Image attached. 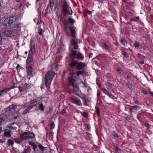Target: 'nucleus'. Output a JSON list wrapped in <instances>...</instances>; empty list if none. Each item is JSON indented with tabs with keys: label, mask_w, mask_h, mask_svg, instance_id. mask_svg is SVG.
I'll use <instances>...</instances> for the list:
<instances>
[{
	"label": "nucleus",
	"mask_w": 153,
	"mask_h": 153,
	"mask_svg": "<svg viewBox=\"0 0 153 153\" xmlns=\"http://www.w3.org/2000/svg\"><path fill=\"white\" fill-rule=\"evenodd\" d=\"M1 25L4 26L5 28L14 29L17 31H20L21 27L18 22V19L16 16H13L9 18L5 19Z\"/></svg>",
	"instance_id": "1"
},
{
	"label": "nucleus",
	"mask_w": 153,
	"mask_h": 153,
	"mask_svg": "<svg viewBox=\"0 0 153 153\" xmlns=\"http://www.w3.org/2000/svg\"><path fill=\"white\" fill-rule=\"evenodd\" d=\"M70 74L72 77L71 76L68 78L69 82L73 89V91L76 94H77V93L79 91L78 84L77 81L73 77H74L78 78L76 76V73L72 71L70 73Z\"/></svg>",
	"instance_id": "2"
},
{
	"label": "nucleus",
	"mask_w": 153,
	"mask_h": 153,
	"mask_svg": "<svg viewBox=\"0 0 153 153\" xmlns=\"http://www.w3.org/2000/svg\"><path fill=\"white\" fill-rule=\"evenodd\" d=\"M55 75L54 71L51 70L48 71L45 75V82L46 87L48 89L50 88L51 82Z\"/></svg>",
	"instance_id": "3"
},
{
	"label": "nucleus",
	"mask_w": 153,
	"mask_h": 153,
	"mask_svg": "<svg viewBox=\"0 0 153 153\" xmlns=\"http://www.w3.org/2000/svg\"><path fill=\"white\" fill-rule=\"evenodd\" d=\"M62 10L64 14L67 13L69 15H72V11L71 8L65 0H64L63 1Z\"/></svg>",
	"instance_id": "4"
},
{
	"label": "nucleus",
	"mask_w": 153,
	"mask_h": 153,
	"mask_svg": "<svg viewBox=\"0 0 153 153\" xmlns=\"http://www.w3.org/2000/svg\"><path fill=\"white\" fill-rule=\"evenodd\" d=\"M30 88L31 86L29 84L25 83L19 86L18 88L19 91L24 94L26 93L28 89Z\"/></svg>",
	"instance_id": "5"
},
{
	"label": "nucleus",
	"mask_w": 153,
	"mask_h": 153,
	"mask_svg": "<svg viewBox=\"0 0 153 153\" xmlns=\"http://www.w3.org/2000/svg\"><path fill=\"white\" fill-rule=\"evenodd\" d=\"M69 30L70 32L68 31L66 33L67 35L71 36L73 38H76V32L75 30L74 27L73 26H70Z\"/></svg>",
	"instance_id": "6"
},
{
	"label": "nucleus",
	"mask_w": 153,
	"mask_h": 153,
	"mask_svg": "<svg viewBox=\"0 0 153 153\" xmlns=\"http://www.w3.org/2000/svg\"><path fill=\"white\" fill-rule=\"evenodd\" d=\"M71 99L72 102L75 104L77 105L81 106L82 105L81 101L78 98L75 97H71Z\"/></svg>",
	"instance_id": "7"
},
{
	"label": "nucleus",
	"mask_w": 153,
	"mask_h": 153,
	"mask_svg": "<svg viewBox=\"0 0 153 153\" xmlns=\"http://www.w3.org/2000/svg\"><path fill=\"white\" fill-rule=\"evenodd\" d=\"M1 30L2 33H3L4 36H5L6 37H11L12 35H13L12 34V32L9 30H3V29L0 27V30Z\"/></svg>",
	"instance_id": "8"
},
{
	"label": "nucleus",
	"mask_w": 153,
	"mask_h": 153,
	"mask_svg": "<svg viewBox=\"0 0 153 153\" xmlns=\"http://www.w3.org/2000/svg\"><path fill=\"white\" fill-rule=\"evenodd\" d=\"M86 65L82 62L78 63L76 69L78 70H84L85 67L86 66Z\"/></svg>",
	"instance_id": "9"
},
{
	"label": "nucleus",
	"mask_w": 153,
	"mask_h": 153,
	"mask_svg": "<svg viewBox=\"0 0 153 153\" xmlns=\"http://www.w3.org/2000/svg\"><path fill=\"white\" fill-rule=\"evenodd\" d=\"M77 52L76 51L71 50V53L69 54V56L71 60H74L76 58V56L77 55Z\"/></svg>",
	"instance_id": "10"
},
{
	"label": "nucleus",
	"mask_w": 153,
	"mask_h": 153,
	"mask_svg": "<svg viewBox=\"0 0 153 153\" xmlns=\"http://www.w3.org/2000/svg\"><path fill=\"white\" fill-rule=\"evenodd\" d=\"M78 61L71 60L70 63L69 64V66L72 68H77Z\"/></svg>",
	"instance_id": "11"
},
{
	"label": "nucleus",
	"mask_w": 153,
	"mask_h": 153,
	"mask_svg": "<svg viewBox=\"0 0 153 153\" xmlns=\"http://www.w3.org/2000/svg\"><path fill=\"white\" fill-rule=\"evenodd\" d=\"M28 143L29 145H31V146H33V149L34 151H35L36 149L38 146V145L39 144V143L36 142L35 143L33 141H29L28 142Z\"/></svg>",
	"instance_id": "12"
},
{
	"label": "nucleus",
	"mask_w": 153,
	"mask_h": 153,
	"mask_svg": "<svg viewBox=\"0 0 153 153\" xmlns=\"http://www.w3.org/2000/svg\"><path fill=\"white\" fill-rule=\"evenodd\" d=\"M30 51H31V53H33L35 51V43L32 40L30 41Z\"/></svg>",
	"instance_id": "13"
},
{
	"label": "nucleus",
	"mask_w": 153,
	"mask_h": 153,
	"mask_svg": "<svg viewBox=\"0 0 153 153\" xmlns=\"http://www.w3.org/2000/svg\"><path fill=\"white\" fill-rule=\"evenodd\" d=\"M12 88H6L0 91V97L3 96L6 94L7 92L11 89Z\"/></svg>",
	"instance_id": "14"
},
{
	"label": "nucleus",
	"mask_w": 153,
	"mask_h": 153,
	"mask_svg": "<svg viewBox=\"0 0 153 153\" xmlns=\"http://www.w3.org/2000/svg\"><path fill=\"white\" fill-rule=\"evenodd\" d=\"M39 105V103L36 101H31L30 102V104L28 106L31 109L33 107L36 106L37 105Z\"/></svg>",
	"instance_id": "15"
},
{
	"label": "nucleus",
	"mask_w": 153,
	"mask_h": 153,
	"mask_svg": "<svg viewBox=\"0 0 153 153\" xmlns=\"http://www.w3.org/2000/svg\"><path fill=\"white\" fill-rule=\"evenodd\" d=\"M7 116L5 114H3L0 116V124L3 121L7 120Z\"/></svg>",
	"instance_id": "16"
},
{
	"label": "nucleus",
	"mask_w": 153,
	"mask_h": 153,
	"mask_svg": "<svg viewBox=\"0 0 153 153\" xmlns=\"http://www.w3.org/2000/svg\"><path fill=\"white\" fill-rule=\"evenodd\" d=\"M27 139H33L34 137V134L32 132H27Z\"/></svg>",
	"instance_id": "17"
},
{
	"label": "nucleus",
	"mask_w": 153,
	"mask_h": 153,
	"mask_svg": "<svg viewBox=\"0 0 153 153\" xmlns=\"http://www.w3.org/2000/svg\"><path fill=\"white\" fill-rule=\"evenodd\" d=\"M7 110H6V111H8V113H9L10 114H13L15 113H16V112H15V111L14 110V108L13 106H12V108H7Z\"/></svg>",
	"instance_id": "18"
},
{
	"label": "nucleus",
	"mask_w": 153,
	"mask_h": 153,
	"mask_svg": "<svg viewBox=\"0 0 153 153\" xmlns=\"http://www.w3.org/2000/svg\"><path fill=\"white\" fill-rule=\"evenodd\" d=\"M27 132H25L23 134L20 135V138L22 140H24L27 139Z\"/></svg>",
	"instance_id": "19"
},
{
	"label": "nucleus",
	"mask_w": 153,
	"mask_h": 153,
	"mask_svg": "<svg viewBox=\"0 0 153 153\" xmlns=\"http://www.w3.org/2000/svg\"><path fill=\"white\" fill-rule=\"evenodd\" d=\"M27 61L30 62H32L33 61L32 55L31 53H30V51H29Z\"/></svg>",
	"instance_id": "20"
},
{
	"label": "nucleus",
	"mask_w": 153,
	"mask_h": 153,
	"mask_svg": "<svg viewBox=\"0 0 153 153\" xmlns=\"http://www.w3.org/2000/svg\"><path fill=\"white\" fill-rule=\"evenodd\" d=\"M38 146L39 148L41 150L42 152H44L47 150V147L43 146L41 144L39 143Z\"/></svg>",
	"instance_id": "21"
},
{
	"label": "nucleus",
	"mask_w": 153,
	"mask_h": 153,
	"mask_svg": "<svg viewBox=\"0 0 153 153\" xmlns=\"http://www.w3.org/2000/svg\"><path fill=\"white\" fill-rule=\"evenodd\" d=\"M71 44L72 45H74L77 44L78 40L77 39H72L71 41Z\"/></svg>",
	"instance_id": "22"
},
{
	"label": "nucleus",
	"mask_w": 153,
	"mask_h": 153,
	"mask_svg": "<svg viewBox=\"0 0 153 153\" xmlns=\"http://www.w3.org/2000/svg\"><path fill=\"white\" fill-rule=\"evenodd\" d=\"M76 58L78 59L82 60L83 59L82 54L81 53L79 52L77 53Z\"/></svg>",
	"instance_id": "23"
},
{
	"label": "nucleus",
	"mask_w": 153,
	"mask_h": 153,
	"mask_svg": "<svg viewBox=\"0 0 153 153\" xmlns=\"http://www.w3.org/2000/svg\"><path fill=\"white\" fill-rule=\"evenodd\" d=\"M84 72V70L82 71H79L76 72V76L78 77V78H79V75L83 76V74Z\"/></svg>",
	"instance_id": "24"
},
{
	"label": "nucleus",
	"mask_w": 153,
	"mask_h": 153,
	"mask_svg": "<svg viewBox=\"0 0 153 153\" xmlns=\"http://www.w3.org/2000/svg\"><path fill=\"white\" fill-rule=\"evenodd\" d=\"M33 72V68L31 66H29L27 70V73L28 75H31Z\"/></svg>",
	"instance_id": "25"
},
{
	"label": "nucleus",
	"mask_w": 153,
	"mask_h": 153,
	"mask_svg": "<svg viewBox=\"0 0 153 153\" xmlns=\"http://www.w3.org/2000/svg\"><path fill=\"white\" fill-rule=\"evenodd\" d=\"M133 109L134 111L133 112H135L139 109H140V107L138 105H134L133 107Z\"/></svg>",
	"instance_id": "26"
},
{
	"label": "nucleus",
	"mask_w": 153,
	"mask_h": 153,
	"mask_svg": "<svg viewBox=\"0 0 153 153\" xmlns=\"http://www.w3.org/2000/svg\"><path fill=\"white\" fill-rule=\"evenodd\" d=\"M14 108L15 112H16L18 111L20 109V106L18 105H13Z\"/></svg>",
	"instance_id": "27"
},
{
	"label": "nucleus",
	"mask_w": 153,
	"mask_h": 153,
	"mask_svg": "<svg viewBox=\"0 0 153 153\" xmlns=\"http://www.w3.org/2000/svg\"><path fill=\"white\" fill-rule=\"evenodd\" d=\"M50 5L51 10L52 11L53 10V5L54 4V1L53 0H51L50 1Z\"/></svg>",
	"instance_id": "28"
},
{
	"label": "nucleus",
	"mask_w": 153,
	"mask_h": 153,
	"mask_svg": "<svg viewBox=\"0 0 153 153\" xmlns=\"http://www.w3.org/2000/svg\"><path fill=\"white\" fill-rule=\"evenodd\" d=\"M8 143V146H10V145L13 146L14 144V142L12 140L8 139L7 140Z\"/></svg>",
	"instance_id": "29"
},
{
	"label": "nucleus",
	"mask_w": 153,
	"mask_h": 153,
	"mask_svg": "<svg viewBox=\"0 0 153 153\" xmlns=\"http://www.w3.org/2000/svg\"><path fill=\"white\" fill-rule=\"evenodd\" d=\"M31 109L30 107H29L28 106V107L25 109L24 111L23 112V114H26L28 112H29V111Z\"/></svg>",
	"instance_id": "30"
},
{
	"label": "nucleus",
	"mask_w": 153,
	"mask_h": 153,
	"mask_svg": "<svg viewBox=\"0 0 153 153\" xmlns=\"http://www.w3.org/2000/svg\"><path fill=\"white\" fill-rule=\"evenodd\" d=\"M95 113L96 114L98 117L100 116V111L99 108H98L96 107Z\"/></svg>",
	"instance_id": "31"
},
{
	"label": "nucleus",
	"mask_w": 153,
	"mask_h": 153,
	"mask_svg": "<svg viewBox=\"0 0 153 153\" xmlns=\"http://www.w3.org/2000/svg\"><path fill=\"white\" fill-rule=\"evenodd\" d=\"M39 109L41 111H44V108L43 106V105L42 104H39Z\"/></svg>",
	"instance_id": "32"
},
{
	"label": "nucleus",
	"mask_w": 153,
	"mask_h": 153,
	"mask_svg": "<svg viewBox=\"0 0 153 153\" xmlns=\"http://www.w3.org/2000/svg\"><path fill=\"white\" fill-rule=\"evenodd\" d=\"M14 140L15 142L17 144H20L22 142V140H20L19 138H15Z\"/></svg>",
	"instance_id": "33"
},
{
	"label": "nucleus",
	"mask_w": 153,
	"mask_h": 153,
	"mask_svg": "<svg viewBox=\"0 0 153 153\" xmlns=\"http://www.w3.org/2000/svg\"><path fill=\"white\" fill-rule=\"evenodd\" d=\"M68 21L71 24H74L75 22V21L73 19L71 18H68Z\"/></svg>",
	"instance_id": "34"
},
{
	"label": "nucleus",
	"mask_w": 153,
	"mask_h": 153,
	"mask_svg": "<svg viewBox=\"0 0 153 153\" xmlns=\"http://www.w3.org/2000/svg\"><path fill=\"white\" fill-rule=\"evenodd\" d=\"M103 46L105 49L106 50H108L110 48V47L106 43L103 42Z\"/></svg>",
	"instance_id": "35"
},
{
	"label": "nucleus",
	"mask_w": 153,
	"mask_h": 153,
	"mask_svg": "<svg viewBox=\"0 0 153 153\" xmlns=\"http://www.w3.org/2000/svg\"><path fill=\"white\" fill-rule=\"evenodd\" d=\"M126 85L131 90L133 89V87L132 85L129 82H128L126 83Z\"/></svg>",
	"instance_id": "36"
},
{
	"label": "nucleus",
	"mask_w": 153,
	"mask_h": 153,
	"mask_svg": "<svg viewBox=\"0 0 153 153\" xmlns=\"http://www.w3.org/2000/svg\"><path fill=\"white\" fill-rule=\"evenodd\" d=\"M120 74H123V71L120 68H117L116 70Z\"/></svg>",
	"instance_id": "37"
},
{
	"label": "nucleus",
	"mask_w": 153,
	"mask_h": 153,
	"mask_svg": "<svg viewBox=\"0 0 153 153\" xmlns=\"http://www.w3.org/2000/svg\"><path fill=\"white\" fill-rule=\"evenodd\" d=\"M69 25L68 26H64V30L66 33L68 32V30H69Z\"/></svg>",
	"instance_id": "38"
},
{
	"label": "nucleus",
	"mask_w": 153,
	"mask_h": 153,
	"mask_svg": "<svg viewBox=\"0 0 153 153\" xmlns=\"http://www.w3.org/2000/svg\"><path fill=\"white\" fill-rule=\"evenodd\" d=\"M107 95H108L111 98L113 99H115V97L114 96L110 93L109 92Z\"/></svg>",
	"instance_id": "39"
},
{
	"label": "nucleus",
	"mask_w": 153,
	"mask_h": 153,
	"mask_svg": "<svg viewBox=\"0 0 153 153\" xmlns=\"http://www.w3.org/2000/svg\"><path fill=\"white\" fill-rule=\"evenodd\" d=\"M139 18V17H134L131 19V21H137V20H138Z\"/></svg>",
	"instance_id": "40"
},
{
	"label": "nucleus",
	"mask_w": 153,
	"mask_h": 153,
	"mask_svg": "<svg viewBox=\"0 0 153 153\" xmlns=\"http://www.w3.org/2000/svg\"><path fill=\"white\" fill-rule=\"evenodd\" d=\"M4 135L7 137H10L11 136V135L8 132H5L4 133Z\"/></svg>",
	"instance_id": "41"
},
{
	"label": "nucleus",
	"mask_w": 153,
	"mask_h": 153,
	"mask_svg": "<svg viewBox=\"0 0 153 153\" xmlns=\"http://www.w3.org/2000/svg\"><path fill=\"white\" fill-rule=\"evenodd\" d=\"M121 42L124 45H125V44H126V42L125 40V39H121L120 40Z\"/></svg>",
	"instance_id": "42"
},
{
	"label": "nucleus",
	"mask_w": 153,
	"mask_h": 153,
	"mask_svg": "<svg viewBox=\"0 0 153 153\" xmlns=\"http://www.w3.org/2000/svg\"><path fill=\"white\" fill-rule=\"evenodd\" d=\"M54 128V124L53 122H52L50 125V128L51 129H53Z\"/></svg>",
	"instance_id": "43"
},
{
	"label": "nucleus",
	"mask_w": 153,
	"mask_h": 153,
	"mask_svg": "<svg viewBox=\"0 0 153 153\" xmlns=\"http://www.w3.org/2000/svg\"><path fill=\"white\" fill-rule=\"evenodd\" d=\"M82 116L85 118H87L88 117V114L85 112H83L82 114Z\"/></svg>",
	"instance_id": "44"
},
{
	"label": "nucleus",
	"mask_w": 153,
	"mask_h": 153,
	"mask_svg": "<svg viewBox=\"0 0 153 153\" xmlns=\"http://www.w3.org/2000/svg\"><path fill=\"white\" fill-rule=\"evenodd\" d=\"M107 85L108 87H110V88H112L113 86H114V85L110 83L109 82H107Z\"/></svg>",
	"instance_id": "45"
},
{
	"label": "nucleus",
	"mask_w": 153,
	"mask_h": 153,
	"mask_svg": "<svg viewBox=\"0 0 153 153\" xmlns=\"http://www.w3.org/2000/svg\"><path fill=\"white\" fill-rule=\"evenodd\" d=\"M123 54L125 57H128V54L125 51H123Z\"/></svg>",
	"instance_id": "46"
},
{
	"label": "nucleus",
	"mask_w": 153,
	"mask_h": 153,
	"mask_svg": "<svg viewBox=\"0 0 153 153\" xmlns=\"http://www.w3.org/2000/svg\"><path fill=\"white\" fill-rule=\"evenodd\" d=\"M42 29L40 28V27L39 30L38 32V33L39 35H42Z\"/></svg>",
	"instance_id": "47"
},
{
	"label": "nucleus",
	"mask_w": 153,
	"mask_h": 153,
	"mask_svg": "<svg viewBox=\"0 0 153 153\" xmlns=\"http://www.w3.org/2000/svg\"><path fill=\"white\" fill-rule=\"evenodd\" d=\"M102 91L106 94H107L109 93L107 92V90L105 88H103L102 89Z\"/></svg>",
	"instance_id": "48"
},
{
	"label": "nucleus",
	"mask_w": 153,
	"mask_h": 153,
	"mask_svg": "<svg viewBox=\"0 0 153 153\" xmlns=\"http://www.w3.org/2000/svg\"><path fill=\"white\" fill-rule=\"evenodd\" d=\"M112 135L114 137H116L117 138H118L119 137L118 135L115 133H114L112 134Z\"/></svg>",
	"instance_id": "49"
},
{
	"label": "nucleus",
	"mask_w": 153,
	"mask_h": 153,
	"mask_svg": "<svg viewBox=\"0 0 153 153\" xmlns=\"http://www.w3.org/2000/svg\"><path fill=\"white\" fill-rule=\"evenodd\" d=\"M134 45L136 47L138 48L139 46V43L138 42H136L134 43Z\"/></svg>",
	"instance_id": "50"
},
{
	"label": "nucleus",
	"mask_w": 153,
	"mask_h": 153,
	"mask_svg": "<svg viewBox=\"0 0 153 153\" xmlns=\"http://www.w3.org/2000/svg\"><path fill=\"white\" fill-rule=\"evenodd\" d=\"M83 100L85 102H90V100L88 98H86L85 97Z\"/></svg>",
	"instance_id": "51"
},
{
	"label": "nucleus",
	"mask_w": 153,
	"mask_h": 153,
	"mask_svg": "<svg viewBox=\"0 0 153 153\" xmlns=\"http://www.w3.org/2000/svg\"><path fill=\"white\" fill-rule=\"evenodd\" d=\"M64 26L69 25L68 22L66 21H65L64 22Z\"/></svg>",
	"instance_id": "52"
},
{
	"label": "nucleus",
	"mask_w": 153,
	"mask_h": 153,
	"mask_svg": "<svg viewBox=\"0 0 153 153\" xmlns=\"http://www.w3.org/2000/svg\"><path fill=\"white\" fill-rule=\"evenodd\" d=\"M49 111L45 112V114L46 115H47L48 114H50L51 113V109L50 108H49Z\"/></svg>",
	"instance_id": "53"
},
{
	"label": "nucleus",
	"mask_w": 153,
	"mask_h": 153,
	"mask_svg": "<svg viewBox=\"0 0 153 153\" xmlns=\"http://www.w3.org/2000/svg\"><path fill=\"white\" fill-rule=\"evenodd\" d=\"M83 100L84 99L85 97V95H82V96H79Z\"/></svg>",
	"instance_id": "54"
},
{
	"label": "nucleus",
	"mask_w": 153,
	"mask_h": 153,
	"mask_svg": "<svg viewBox=\"0 0 153 153\" xmlns=\"http://www.w3.org/2000/svg\"><path fill=\"white\" fill-rule=\"evenodd\" d=\"M74 48L75 49H78V45H74Z\"/></svg>",
	"instance_id": "55"
},
{
	"label": "nucleus",
	"mask_w": 153,
	"mask_h": 153,
	"mask_svg": "<svg viewBox=\"0 0 153 153\" xmlns=\"http://www.w3.org/2000/svg\"><path fill=\"white\" fill-rule=\"evenodd\" d=\"M65 113V110L64 109L62 110L61 112V113L62 114H64Z\"/></svg>",
	"instance_id": "56"
},
{
	"label": "nucleus",
	"mask_w": 153,
	"mask_h": 153,
	"mask_svg": "<svg viewBox=\"0 0 153 153\" xmlns=\"http://www.w3.org/2000/svg\"><path fill=\"white\" fill-rule=\"evenodd\" d=\"M58 5L56 3V2H55V4H54V5L55 9H56L57 7L58 6Z\"/></svg>",
	"instance_id": "57"
},
{
	"label": "nucleus",
	"mask_w": 153,
	"mask_h": 153,
	"mask_svg": "<svg viewBox=\"0 0 153 153\" xmlns=\"http://www.w3.org/2000/svg\"><path fill=\"white\" fill-rule=\"evenodd\" d=\"M144 125L148 127H149V126H150L149 125V124L146 123H145Z\"/></svg>",
	"instance_id": "58"
},
{
	"label": "nucleus",
	"mask_w": 153,
	"mask_h": 153,
	"mask_svg": "<svg viewBox=\"0 0 153 153\" xmlns=\"http://www.w3.org/2000/svg\"><path fill=\"white\" fill-rule=\"evenodd\" d=\"M143 93L145 94H148L147 92L145 90H143Z\"/></svg>",
	"instance_id": "59"
},
{
	"label": "nucleus",
	"mask_w": 153,
	"mask_h": 153,
	"mask_svg": "<svg viewBox=\"0 0 153 153\" xmlns=\"http://www.w3.org/2000/svg\"><path fill=\"white\" fill-rule=\"evenodd\" d=\"M86 13L88 14H91V12L89 10H86Z\"/></svg>",
	"instance_id": "60"
},
{
	"label": "nucleus",
	"mask_w": 153,
	"mask_h": 153,
	"mask_svg": "<svg viewBox=\"0 0 153 153\" xmlns=\"http://www.w3.org/2000/svg\"><path fill=\"white\" fill-rule=\"evenodd\" d=\"M115 149L117 152H119V151L120 150V149L119 148H118V147H117L115 148Z\"/></svg>",
	"instance_id": "61"
},
{
	"label": "nucleus",
	"mask_w": 153,
	"mask_h": 153,
	"mask_svg": "<svg viewBox=\"0 0 153 153\" xmlns=\"http://www.w3.org/2000/svg\"><path fill=\"white\" fill-rule=\"evenodd\" d=\"M139 63L141 65H143L144 64V62L143 61H141L139 62Z\"/></svg>",
	"instance_id": "62"
},
{
	"label": "nucleus",
	"mask_w": 153,
	"mask_h": 153,
	"mask_svg": "<svg viewBox=\"0 0 153 153\" xmlns=\"http://www.w3.org/2000/svg\"><path fill=\"white\" fill-rule=\"evenodd\" d=\"M93 55V54L92 53H90V54H89V58H92Z\"/></svg>",
	"instance_id": "63"
},
{
	"label": "nucleus",
	"mask_w": 153,
	"mask_h": 153,
	"mask_svg": "<svg viewBox=\"0 0 153 153\" xmlns=\"http://www.w3.org/2000/svg\"><path fill=\"white\" fill-rule=\"evenodd\" d=\"M25 153H28V151L27 149H25L24 152Z\"/></svg>",
	"instance_id": "64"
}]
</instances>
